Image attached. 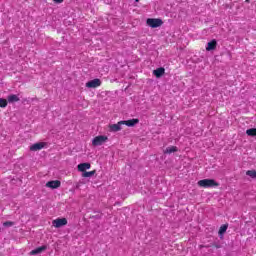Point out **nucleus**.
<instances>
[{
	"label": "nucleus",
	"instance_id": "16",
	"mask_svg": "<svg viewBox=\"0 0 256 256\" xmlns=\"http://www.w3.org/2000/svg\"><path fill=\"white\" fill-rule=\"evenodd\" d=\"M246 134L249 137H256V128H251V129L246 130Z\"/></svg>",
	"mask_w": 256,
	"mask_h": 256
},
{
	"label": "nucleus",
	"instance_id": "3",
	"mask_svg": "<svg viewBox=\"0 0 256 256\" xmlns=\"http://www.w3.org/2000/svg\"><path fill=\"white\" fill-rule=\"evenodd\" d=\"M146 25L152 29H157V27H161V25H163V20L160 18H148L146 20Z\"/></svg>",
	"mask_w": 256,
	"mask_h": 256
},
{
	"label": "nucleus",
	"instance_id": "20",
	"mask_svg": "<svg viewBox=\"0 0 256 256\" xmlns=\"http://www.w3.org/2000/svg\"><path fill=\"white\" fill-rule=\"evenodd\" d=\"M0 107H7V101L3 98H0Z\"/></svg>",
	"mask_w": 256,
	"mask_h": 256
},
{
	"label": "nucleus",
	"instance_id": "2",
	"mask_svg": "<svg viewBox=\"0 0 256 256\" xmlns=\"http://www.w3.org/2000/svg\"><path fill=\"white\" fill-rule=\"evenodd\" d=\"M109 140V137L105 135H99L92 139V145L93 147H101V145H104V143H107Z\"/></svg>",
	"mask_w": 256,
	"mask_h": 256
},
{
	"label": "nucleus",
	"instance_id": "10",
	"mask_svg": "<svg viewBox=\"0 0 256 256\" xmlns=\"http://www.w3.org/2000/svg\"><path fill=\"white\" fill-rule=\"evenodd\" d=\"M164 75H165V68L163 67L153 70V76L156 77L157 79H160V77H163Z\"/></svg>",
	"mask_w": 256,
	"mask_h": 256
},
{
	"label": "nucleus",
	"instance_id": "5",
	"mask_svg": "<svg viewBox=\"0 0 256 256\" xmlns=\"http://www.w3.org/2000/svg\"><path fill=\"white\" fill-rule=\"evenodd\" d=\"M86 87L88 89H96V87H101V80L98 78L90 80L86 83Z\"/></svg>",
	"mask_w": 256,
	"mask_h": 256
},
{
	"label": "nucleus",
	"instance_id": "19",
	"mask_svg": "<svg viewBox=\"0 0 256 256\" xmlns=\"http://www.w3.org/2000/svg\"><path fill=\"white\" fill-rule=\"evenodd\" d=\"M227 225H222L221 227H220V229H219V235L220 236H223V235H225V233L227 232Z\"/></svg>",
	"mask_w": 256,
	"mask_h": 256
},
{
	"label": "nucleus",
	"instance_id": "17",
	"mask_svg": "<svg viewBox=\"0 0 256 256\" xmlns=\"http://www.w3.org/2000/svg\"><path fill=\"white\" fill-rule=\"evenodd\" d=\"M95 173H97V171H95V170H92L90 172H84V173H82V177H85V178L93 177V175H95Z\"/></svg>",
	"mask_w": 256,
	"mask_h": 256
},
{
	"label": "nucleus",
	"instance_id": "11",
	"mask_svg": "<svg viewBox=\"0 0 256 256\" xmlns=\"http://www.w3.org/2000/svg\"><path fill=\"white\" fill-rule=\"evenodd\" d=\"M138 123L139 119L122 120V125H126L127 127H135Z\"/></svg>",
	"mask_w": 256,
	"mask_h": 256
},
{
	"label": "nucleus",
	"instance_id": "13",
	"mask_svg": "<svg viewBox=\"0 0 256 256\" xmlns=\"http://www.w3.org/2000/svg\"><path fill=\"white\" fill-rule=\"evenodd\" d=\"M45 249H47V246L38 247V248L32 250L30 252V255H39V253H43V251H45Z\"/></svg>",
	"mask_w": 256,
	"mask_h": 256
},
{
	"label": "nucleus",
	"instance_id": "1",
	"mask_svg": "<svg viewBox=\"0 0 256 256\" xmlns=\"http://www.w3.org/2000/svg\"><path fill=\"white\" fill-rule=\"evenodd\" d=\"M198 186L203 187L204 189H209L213 187H219V184L213 179H203L198 181Z\"/></svg>",
	"mask_w": 256,
	"mask_h": 256
},
{
	"label": "nucleus",
	"instance_id": "14",
	"mask_svg": "<svg viewBox=\"0 0 256 256\" xmlns=\"http://www.w3.org/2000/svg\"><path fill=\"white\" fill-rule=\"evenodd\" d=\"M8 102L9 103H17V101H19V96L15 95V94H11L8 96Z\"/></svg>",
	"mask_w": 256,
	"mask_h": 256
},
{
	"label": "nucleus",
	"instance_id": "23",
	"mask_svg": "<svg viewBox=\"0 0 256 256\" xmlns=\"http://www.w3.org/2000/svg\"><path fill=\"white\" fill-rule=\"evenodd\" d=\"M251 0H245L246 3H250Z\"/></svg>",
	"mask_w": 256,
	"mask_h": 256
},
{
	"label": "nucleus",
	"instance_id": "8",
	"mask_svg": "<svg viewBox=\"0 0 256 256\" xmlns=\"http://www.w3.org/2000/svg\"><path fill=\"white\" fill-rule=\"evenodd\" d=\"M46 187L49 189H59L61 187V181L59 180H52L46 183Z\"/></svg>",
	"mask_w": 256,
	"mask_h": 256
},
{
	"label": "nucleus",
	"instance_id": "12",
	"mask_svg": "<svg viewBox=\"0 0 256 256\" xmlns=\"http://www.w3.org/2000/svg\"><path fill=\"white\" fill-rule=\"evenodd\" d=\"M215 49H217V40H211L210 42H208L206 51H215Z\"/></svg>",
	"mask_w": 256,
	"mask_h": 256
},
{
	"label": "nucleus",
	"instance_id": "6",
	"mask_svg": "<svg viewBox=\"0 0 256 256\" xmlns=\"http://www.w3.org/2000/svg\"><path fill=\"white\" fill-rule=\"evenodd\" d=\"M109 131L112 133H117L118 131H121L123 129V121H119L116 124H109Z\"/></svg>",
	"mask_w": 256,
	"mask_h": 256
},
{
	"label": "nucleus",
	"instance_id": "9",
	"mask_svg": "<svg viewBox=\"0 0 256 256\" xmlns=\"http://www.w3.org/2000/svg\"><path fill=\"white\" fill-rule=\"evenodd\" d=\"M45 145H47V143L45 142L35 143L32 146H30V151H41V149H44Z\"/></svg>",
	"mask_w": 256,
	"mask_h": 256
},
{
	"label": "nucleus",
	"instance_id": "7",
	"mask_svg": "<svg viewBox=\"0 0 256 256\" xmlns=\"http://www.w3.org/2000/svg\"><path fill=\"white\" fill-rule=\"evenodd\" d=\"M77 169L80 173H86L87 170L91 169V163L89 162L80 163L78 164Z\"/></svg>",
	"mask_w": 256,
	"mask_h": 256
},
{
	"label": "nucleus",
	"instance_id": "18",
	"mask_svg": "<svg viewBox=\"0 0 256 256\" xmlns=\"http://www.w3.org/2000/svg\"><path fill=\"white\" fill-rule=\"evenodd\" d=\"M246 175H248V177H251V179H256V170H248L246 172Z\"/></svg>",
	"mask_w": 256,
	"mask_h": 256
},
{
	"label": "nucleus",
	"instance_id": "21",
	"mask_svg": "<svg viewBox=\"0 0 256 256\" xmlns=\"http://www.w3.org/2000/svg\"><path fill=\"white\" fill-rule=\"evenodd\" d=\"M4 227H13L15 225V223L11 222V221H7L3 223Z\"/></svg>",
	"mask_w": 256,
	"mask_h": 256
},
{
	"label": "nucleus",
	"instance_id": "22",
	"mask_svg": "<svg viewBox=\"0 0 256 256\" xmlns=\"http://www.w3.org/2000/svg\"><path fill=\"white\" fill-rule=\"evenodd\" d=\"M54 1V3H63V1H65V0H53Z\"/></svg>",
	"mask_w": 256,
	"mask_h": 256
},
{
	"label": "nucleus",
	"instance_id": "15",
	"mask_svg": "<svg viewBox=\"0 0 256 256\" xmlns=\"http://www.w3.org/2000/svg\"><path fill=\"white\" fill-rule=\"evenodd\" d=\"M177 152V146H170L164 150V153L171 154Z\"/></svg>",
	"mask_w": 256,
	"mask_h": 256
},
{
	"label": "nucleus",
	"instance_id": "4",
	"mask_svg": "<svg viewBox=\"0 0 256 256\" xmlns=\"http://www.w3.org/2000/svg\"><path fill=\"white\" fill-rule=\"evenodd\" d=\"M52 225L56 229H59L61 227H65V225H67V218H57V219L52 221Z\"/></svg>",
	"mask_w": 256,
	"mask_h": 256
},
{
	"label": "nucleus",
	"instance_id": "24",
	"mask_svg": "<svg viewBox=\"0 0 256 256\" xmlns=\"http://www.w3.org/2000/svg\"><path fill=\"white\" fill-rule=\"evenodd\" d=\"M136 1V3H139V0H135Z\"/></svg>",
	"mask_w": 256,
	"mask_h": 256
}]
</instances>
